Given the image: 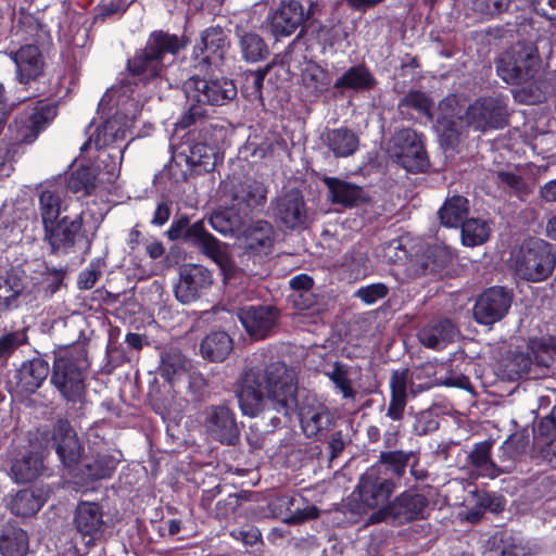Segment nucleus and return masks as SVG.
Segmentation results:
<instances>
[{
  "instance_id": "nucleus-38",
  "label": "nucleus",
  "mask_w": 556,
  "mask_h": 556,
  "mask_svg": "<svg viewBox=\"0 0 556 556\" xmlns=\"http://www.w3.org/2000/svg\"><path fill=\"white\" fill-rule=\"evenodd\" d=\"M239 45L242 56L248 62H258L264 60L269 50L263 38L252 31H238Z\"/></svg>"
},
{
  "instance_id": "nucleus-11",
  "label": "nucleus",
  "mask_w": 556,
  "mask_h": 556,
  "mask_svg": "<svg viewBox=\"0 0 556 556\" xmlns=\"http://www.w3.org/2000/svg\"><path fill=\"white\" fill-rule=\"evenodd\" d=\"M185 92L190 101L224 105L236 98L237 88L232 80L225 77L205 80L193 76L185 83Z\"/></svg>"
},
{
  "instance_id": "nucleus-60",
  "label": "nucleus",
  "mask_w": 556,
  "mask_h": 556,
  "mask_svg": "<svg viewBox=\"0 0 556 556\" xmlns=\"http://www.w3.org/2000/svg\"><path fill=\"white\" fill-rule=\"evenodd\" d=\"M206 114V110L203 108L202 103H197L190 105L188 112L185 113L181 118L177 122V126L179 128H188L191 125L195 124L198 121L202 119Z\"/></svg>"
},
{
  "instance_id": "nucleus-58",
  "label": "nucleus",
  "mask_w": 556,
  "mask_h": 556,
  "mask_svg": "<svg viewBox=\"0 0 556 556\" xmlns=\"http://www.w3.org/2000/svg\"><path fill=\"white\" fill-rule=\"evenodd\" d=\"M510 0H475V10L485 15H498L505 12Z\"/></svg>"
},
{
  "instance_id": "nucleus-21",
  "label": "nucleus",
  "mask_w": 556,
  "mask_h": 556,
  "mask_svg": "<svg viewBox=\"0 0 556 556\" xmlns=\"http://www.w3.org/2000/svg\"><path fill=\"white\" fill-rule=\"evenodd\" d=\"M274 217L290 229L303 226L307 220V208L300 190L291 189L273 202Z\"/></svg>"
},
{
  "instance_id": "nucleus-44",
  "label": "nucleus",
  "mask_w": 556,
  "mask_h": 556,
  "mask_svg": "<svg viewBox=\"0 0 556 556\" xmlns=\"http://www.w3.org/2000/svg\"><path fill=\"white\" fill-rule=\"evenodd\" d=\"M413 457V452H405L402 450L386 451L380 453L379 460L375 465H381L388 468V475L393 478H401L404 476L409 459Z\"/></svg>"
},
{
  "instance_id": "nucleus-14",
  "label": "nucleus",
  "mask_w": 556,
  "mask_h": 556,
  "mask_svg": "<svg viewBox=\"0 0 556 556\" xmlns=\"http://www.w3.org/2000/svg\"><path fill=\"white\" fill-rule=\"evenodd\" d=\"M237 316L249 337L260 341L273 336L280 312L273 305H245L237 311Z\"/></svg>"
},
{
  "instance_id": "nucleus-54",
  "label": "nucleus",
  "mask_w": 556,
  "mask_h": 556,
  "mask_svg": "<svg viewBox=\"0 0 556 556\" xmlns=\"http://www.w3.org/2000/svg\"><path fill=\"white\" fill-rule=\"evenodd\" d=\"M27 342V334L24 330L7 332L0 337V363L7 359L21 345Z\"/></svg>"
},
{
  "instance_id": "nucleus-52",
  "label": "nucleus",
  "mask_w": 556,
  "mask_h": 556,
  "mask_svg": "<svg viewBox=\"0 0 556 556\" xmlns=\"http://www.w3.org/2000/svg\"><path fill=\"white\" fill-rule=\"evenodd\" d=\"M24 289L21 276L17 270L12 269L4 277H0V293L10 298V305L14 306L17 296Z\"/></svg>"
},
{
  "instance_id": "nucleus-6",
  "label": "nucleus",
  "mask_w": 556,
  "mask_h": 556,
  "mask_svg": "<svg viewBox=\"0 0 556 556\" xmlns=\"http://www.w3.org/2000/svg\"><path fill=\"white\" fill-rule=\"evenodd\" d=\"M388 151L407 172L420 173L429 166L425 137L412 128L397 130L389 141Z\"/></svg>"
},
{
  "instance_id": "nucleus-57",
  "label": "nucleus",
  "mask_w": 556,
  "mask_h": 556,
  "mask_svg": "<svg viewBox=\"0 0 556 556\" xmlns=\"http://www.w3.org/2000/svg\"><path fill=\"white\" fill-rule=\"evenodd\" d=\"M388 293L389 288L384 283L378 282L359 288L355 296L366 304H374L376 301L386 298Z\"/></svg>"
},
{
  "instance_id": "nucleus-12",
  "label": "nucleus",
  "mask_w": 556,
  "mask_h": 556,
  "mask_svg": "<svg viewBox=\"0 0 556 556\" xmlns=\"http://www.w3.org/2000/svg\"><path fill=\"white\" fill-rule=\"evenodd\" d=\"M72 525L87 546H93L103 540L108 529L102 507L98 503L87 501L77 504Z\"/></svg>"
},
{
  "instance_id": "nucleus-9",
  "label": "nucleus",
  "mask_w": 556,
  "mask_h": 556,
  "mask_svg": "<svg viewBox=\"0 0 556 556\" xmlns=\"http://www.w3.org/2000/svg\"><path fill=\"white\" fill-rule=\"evenodd\" d=\"M51 383L68 402H79L85 393V375L68 351L61 352L53 363Z\"/></svg>"
},
{
  "instance_id": "nucleus-15",
  "label": "nucleus",
  "mask_w": 556,
  "mask_h": 556,
  "mask_svg": "<svg viewBox=\"0 0 556 556\" xmlns=\"http://www.w3.org/2000/svg\"><path fill=\"white\" fill-rule=\"evenodd\" d=\"M83 223V215L78 214L74 218L64 216L42 225L43 241L49 244L51 253H66L72 249L84 237Z\"/></svg>"
},
{
  "instance_id": "nucleus-25",
  "label": "nucleus",
  "mask_w": 556,
  "mask_h": 556,
  "mask_svg": "<svg viewBox=\"0 0 556 556\" xmlns=\"http://www.w3.org/2000/svg\"><path fill=\"white\" fill-rule=\"evenodd\" d=\"M457 328L448 319L432 320L418 331L419 342L429 348L441 350L453 342L457 336Z\"/></svg>"
},
{
  "instance_id": "nucleus-42",
  "label": "nucleus",
  "mask_w": 556,
  "mask_h": 556,
  "mask_svg": "<svg viewBox=\"0 0 556 556\" xmlns=\"http://www.w3.org/2000/svg\"><path fill=\"white\" fill-rule=\"evenodd\" d=\"M289 300L293 307L300 312L298 314L300 323H304V318L306 317H311L312 323H316L323 312V308L318 306L317 298L313 291H305L303 293L292 292L289 295Z\"/></svg>"
},
{
  "instance_id": "nucleus-2",
  "label": "nucleus",
  "mask_w": 556,
  "mask_h": 556,
  "mask_svg": "<svg viewBox=\"0 0 556 556\" xmlns=\"http://www.w3.org/2000/svg\"><path fill=\"white\" fill-rule=\"evenodd\" d=\"M541 67L538 48L532 42L518 41L495 60L497 76L517 87L513 93L514 99L523 104H535L545 99Z\"/></svg>"
},
{
  "instance_id": "nucleus-47",
  "label": "nucleus",
  "mask_w": 556,
  "mask_h": 556,
  "mask_svg": "<svg viewBox=\"0 0 556 556\" xmlns=\"http://www.w3.org/2000/svg\"><path fill=\"white\" fill-rule=\"evenodd\" d=\"M302 85L309 96L318 97L328 88L327 72L316 64L306 66L302 73Z\"/></svg>"
},
{
  "instance_id": "nucleus-40",
  "label": "nucleus",
  "mask_w": 556,
  "mask_h": 556,
  "mask_svg": "<svg viewBox=\"0 0 556 556\" xmlns=\"http://www.w3.org/2000/svg\"><path fill=\"white\" fill-rule=\"evenodd\" d=\"M238 204H245L249 208L263 205L266 199V188L263 184L250 180L239 184L232 194Z\"/></svg>"
},
{
  "instance_id": "nucleus-34",
  "label": "nucleus",
  "mask_w": 556,
  "mask_h": 556,
  "mask_svg": "<svg viewBox=\"0 0 556 556\" xmlns=\"http://www.w3.org/2000/svg\"><path fill=\"white\" fill-rule=\"evenodd\" d=\"M434 101L429 94L419 90H409L397 103L399 114L404 119H410V110L425 115L430 122L433 121L432 108Z\"/></svg>"
},
{
  "instance_id": "nucleus-10",
  "label": "nucleus",
  "mask_w": 556,
  "mask_h": 556,
  "mask_svg": "<svg viewBox=\"0 0 556 556\" xmlns=\"http://www.w3.org/2000/svg\"><path fill=\"white\" fill-rule=\"evenodd\" d=\"M396 489V484L388 468L381 465H372L361 477L357 490L362 503L370 508L384 506Z\"/></svg>"
},
{
  "instance_id": "nucleus-51",
  "label": "nucleus",
  "mask_w": 556,
  "mask_h": 556,
  "mask_svg": "<svg viewBox=\"0 0 556 556\" xmlns=\"http://www.w3.org/2000/svg\"><path fill=\"white\" fill-rule=\"evenodd\" d=\"M210 224L216 231L220 233L232 232L241 225V219L237 216L232 210H223L215 212L210 217Z\"/></svg>"
},
{
  "instance_id": "nucleus-1",
  "label": "nucleus",
  "mask_w": 556,
  "mask_h": 556,
  "mask_svg": "<svg viewBox=\"0 0 556 556\" xmlns=\"http://www.w3.org/2000/svg\"><path fill=\"white\" fill-rule=\"evenodd\" d=\"M265 353H255L241 374L236 396L243 415L257 417L269 410L290 416L299 408L302 429L308 437L324 435L334 425L331 410L316 396H307L299 406V375L282 361L263 364Z\"/></svg>"
},
{
  "instance_id": "nucleus-32",
  "label": "nucleus",
  "mask_w": 556,
  "mask_h": 556,
  "mask_svg": "<svg viewBox=\"0 0 556 556\" xmlns=\"http://www.w3.org/2000/svg\"><path fill=\"white\" fill-rule=\"evenodd\" d=\"M232 349V339L225 331H212L200 343L201 355L211 362H223Z\"/></svg>"
},
{
  "instance_id": "nucleus-16",
  "label": "nucleus",
  "mask_w": 556,
  "mask_h": 556,
  "mask_svg": "<svg viewBox=\"0 0 556 556\" xmlns=\"http://www.w3.org/2000/svg\"><path fill=\"white\" fill-rule=\"evenodd\" d=\"M51 438L55 453L63 467L70 473L75 472L81 459L84 447L70 421L59 419L53 426Z\"/></svg>"
},
{
  "instance_id": "nucleus-24",
  "label": "nucleus",
  "mask_w": 556,
  "mask_h": 556,
  "mask_svg": "<svg viewBox=\"0 0 556 556\" xmlns=\"http://www.w3.org/2000/svg\"><path fill=\"white\" fill-rule=\"evenodd\" d=\"M16 65L17 79L21 84H29L43 73L45 61L39 48L35 45L21 47L12 53Z\"/></svg>"
},
{
  "instance_id": "nucleus-35",
  "label": "nucleus",
  "mask_w": 556,
  "mask_h": 556,
  "mask_svg": "<svg viewBox=\"0 0 556 556\" xmlns=\"http://www.w3.org/2000/svg\"><path fill=\"white\" fill-rule=\"evenodd\" d=\"M29 540L26 531L13 526H5L0 531V552L2 556H26Z\"/></svg>"
},
{
  "instance_id": "nucleus-36",
  "label": "nucleus",
  "mask_w": 556,
  "mask_h": 556,
  "mask_svg": "<svg viewBox=\"0 0 556 556\" xmlns=\"http://www.w3.org/2000/svg\"><path fill=\"white\" fill-rule=\"evenodd\" d=\"M469 212V202L465 197L455 194L446 199L443 206L439 210L441 224L446 227H457L462 225Z\"/></svg>"
},
{
  "instance_id": "nucleus-26",
  "label": "nucleus",
  "mask_w": 556,
  "mask_h": 556,
  "mask_svg": "<svg viewBox=\"0 0 556 556\" xmlns=\"http://www.w3.org/2000/svg\"><path fill=\"white\" fill-rule=\"evenodd\" d=\"M323 182L328 188V199L333 204L350 207L366 199L364 190L357 185L334 177H324Z\"/></svg>"
},
{
  "instance_id": "nucleus-18",
  "label": "nucleus",
  "mask_w": 556,
  "mask_h": 556,
  "mask_svg": "<svg viewBox=\"0 0 556 556\" xmlns=\"http://www.w3.org/2000/svg\"><path fill=\"white\" fill-rule=\"evenodd\" d=\"M212 282V274L207 268L198 264H185L179 269L175 296L182 304H189L202 296Z\"/></svg>"
},
{
  "instance_id": "nucleus-28",
  "label": "nucleus",
  "mask_w": 556,
  "mask_h": 556,
  "mask_svg": "<svg viewBox=\"0 0 556 556\" xmlns=\"http://www.w3.org/2000/svg\"><path fill=\"white\" fill-rule=\"evenodd\" d=\"M49 364L42 358H33L17 370V386L23 392L34 393L49 375Z\"/></svg>"
},
{
  "instance_id": "nucleus-29",
  "label": "nucleus",
  "mask_w": 556,
  "mask_h": 556,
  "mask_svg": "<svg viewBox=\"0 0 556 556\" xmlns=\"http://www.w3.org/2000/svg\"><path fill=\"white\" fill-rule=\"evenodd\" d=\"M377 84L376 78L369 71V68L364 65H355L351 66L346 70L336 81L333 87L339 90L341 93L344 90L350 89L354 91H367L371 90Z\"/></svg>"
},
{
  "instance_id": "nucleus-17",
  "label": "nucleus",
  "mask_w": 556,
  "mask_h": 556,
  "mask_svg": "<svg viewBox=\"0 0 556 556\" xmlns=\"http://www.w3.org/2000/svg\"><path fill=\"white\" fill-rule=\"evenodd\" d=\"M511 305V295L503 287H492L477 299L473 318L478 324L490 326L505 317Z\"/></svg>"
},
{
  "instance_id": "nucleus-43",
  "label": "nucleus",
  "mask_w": 556,
  "mask_h": 556,
  "mask_svg": "<svg viewBox=\"0 0 556 556\" xmlns=\"http://www.w3.org/2000/svg\"><path fill=\"white\" fill-rule=\"evenodd\" d=\"M491 228L481 218H469L462 224V241L465 245L483 244L490 237Z\"/></svg>"
},
{
  "instance_id": "nucleus-33",
  "label": "nucleus",
  "mask_w": 556,
  "mask_h": 556,
  "mask_svg": "<svg viewBox=\"0 0 556 556\" xmlns=\"http://www.w3.org/2000/svg\"><path fill=\"white\" fill-rule=\"evenodd\" d=\"M247 249L256 253H267L274 244L275 231L266 220L253 222L244 230Z\"/></svg>"
},
{
  "instance_id": "nucleus-23",
  "label": "nucleus",
  "mask_w": 556,
  "mask_h": 556,
  "mask_svg": "<svg viewBox=\"0 0 556 556\" xmlns=\"http://www.w3.org/2000/svg\"><path fill=\"white\" fill-rule=\"evenodd\" d=\"M229 48L227 36L220 27L206 29L199 45L193 49L195 60H199L200 67L217 65L225 56Z\"/></svg>"
},
{
  "instance_id": "nucleus-3",
  "label": "nucleus",
  "mask_w": 556,
  "mask_h": 556,
  "mask_svg": "<svg viewBox=\"0 0 556 556\" xmlns=\"http://www.w3.org/2000/svg\"><path fill=\"white\" fill-rule=\"evenodd\" d=\"M185 36H178L165 30L152 31L142 49L136 51L128 60L127 68L131 75L148 83L161 78L166 70V55L175 56L187 47Z\"/></svg>"
},
{
  "instance_id": "nucleus-50",
  "label": "nucleus",
  "mask_w": 556,
  "mask_h": 556,
  "mask_svg": "<svg viewBox=\"0 0 556 556\" xmlns=\"http://www.w3.org/2000/svg\"><path fill=\"white\" fill-rule=\"evenodd\" d=\"M270 65L267 64L263 68L256 71H248L244 74V83L242 86V92L250 100H262V88L264 79L270 70Z\"/></svg>"
},
{
  "instance_id": "nucleus-19",
  "label": "nucleus",
  "mask_w": 556,
  "mask_h": 556,
  "mask_svg": "<svg viewBox=\"0 0 556 556\" xmlns=\"http://www.w3.org/2000/svg\"><path fill=\"white\" fill-rule=\"evenodd\" d=\"M56 108L53 104L38 101L36 106L25 111L14 122L15 140L31 143L38 134L55 117Z\"/></svg>"
},
{
  "instance_id": "nucleus-49",
  "label": "nucleus",
  "mask_w": 556,
  "mask_h": 556,
  "mask_svg": "<svg viewBox=\"0 0 556 556\" xmlns=\"http://www.w3.org/2000/svg\"><path fill=\"white\" fill-rule=\"evenodd\" d=\"M466 127L465 115L451 119L442 118V123L435 124V129L441 137L442 143L453 148L459 142L460 135Z\"/></svg>"
},
{
  "instance_id": "nucleus-48",
  "label": "nucleus",
  "mask_w": 556,
  "mask_h": 556,
  "mask_svg": "<svg viewBox=\"0 0 556 556\" xmlns=\"http://www.w3.org/2000/svg\"><path fill=\"white\" fill-rule=\"evenodd\" d=\"M325 375L333 382L344 400H355L357 391L353 388L348 366L337 362L333 364L332 369L326 371Z\"/></svg>"
},
{
  "instance_id": "nucleus-4",
  "label": "nucleus",
  "mask_w": 556,
  "mask_h": 556,
  "mask_svg": "<svg viewBox=\"0 0 556 556\" xmlns=\"http://www.w3.org/2000/svg\"><path fill=\"white\" fill-rule=\"evenodd\" d=\"M182 233L185 241L212 258L226 277L233 274L235 266L231 260L223 249L222 243L205 229L203 220H198L189 226V219L182 216L173 223L167 231L170 240L180 238Z\"/></svg>"
},
{
  "instance_id": "nucleus-63",
  "label": "nucleus",
  "mask_w": 556,
  "mask_h": 556,
  "mask_svg": "<svg viewBox=\"0 0 556 556\" xmlns=\"http://www.w3.org/2000/svg\"><path fill=\"white\" fill-rule=\"evenodd\" d=\"M303 504V497L296 495H281L277 498V506L279 509H285L286 517L285 521L288 523L291 522V515H293L292 510H296V505Z\"/></svg>"
},
{
  "instance_id": "nucleus-13",
  "label": "nucleus",
  "mask_w": 556,
  "mask_h": 556,
  "mask_svg": "<svg viewBox=\"0 0 556 556\" xmlns=\"http://www.w3.org/2000/svg\"><path fill=\"white\" fill-rule=\"evenodd\" d=\"M203 426L206 433L225 445H236L240 429L236 414L227 405H210L203 410Z\"/></svg>"
},
{
  "instance_id": "nucleus-22",
  "label": "nucleus",
  "mask_w": 556,
  "mask_h": 556,
  "mask_svg": "<svg viewBox=\"0 0 556 556\" xmlns=\"http://www.w3.org/2000/svg\"><path fill=\"white\" fill-rule=\"evenodd\" d=\"M311 9L305 12L299 0H281L270 18L271 33L278 37L291 36L308 18Z\"/></svg>"
},
{
  "instance_id": "nucleus-8",
  "label": "nucleus",
  "mask_w": 556,
  "mask_h": 556,
  "mask_svg": "<svg viewBox=\"0 0 556 556\" xmlns=\"http://www.w3.org/2000/svg\"><path fill=\"white\" fill-rule=\"evenodd\" d=\"M507 118V103L502 96L479 98L465 112L466 127L481 132L505 127Z\"/></svg>"
},
{
  "instance_id": "nucleus-41",
  "label": "nucleus",
  "mask_w": 556,
  "mask_h": 556,
  "mask_svg": "<svg viewBox=\"0 0 556 556\" xmlns=\"http://www.w3.org/2000/svg\"><path fill=\"white\" fill-rule=\"evenodd\" d=\"M41 469L40 458L36 454H28L13 462L11 476L16 483H26L37 478Z\"/></svg>"
},
{
  "instance_id": "nucleus-5",
  "label": "nucleus",
  "mask_w": 556,
  "mask_h": 556,
  "mask_svg": "<svg viewBox=\"0 0 556 556\" xmlns=\"http://www.w3.org/2000/svg\"><path fill=\"white\" fill-rule=\"evenodd\" d=\"M556 265L552 245L541 239L521 244L515 260L516 274L528 281H542L549 277Z\"/></svg>"
},
{
  "instance_id": "nucleus-46",
  "label": "nucleus",
  "mask_w": 556,
  "mask_h": 556,
  "mask_svg": "<svg viewBox=\"0 0 556 556\" xmlns=\"http://www.w3.org/2000/svg\"><path fill=\"white\" fill-rule=\"evenodd\" d=\"M190 362L182 353L176 349H170L162 355L161 374L167 380L172 381L176 376L188 371Z\"/></svg>"
},
{
  "instance_id": "nucleus-20",
  "label": "nucleus",
  "mask_w": 556,
  "mask_h": 556,
  "mask_svg": "<svg viewBox=\"0 0 556 556\" xmlns=\"http://www.w3.org/2000/svg\"><path fill=\"white\" fill-rule=\"evenodd\" d=\"M389 386L391 394L387 409V417L399 421L404 416L408 395L412 394L415 396L424 391V388L420 384H415L413 374L409 369L392 371Z\"/></svg>"
},
{
  "instance_id": "nucleus-39",
  "label": "nucleus",
  "mask_w": 556,
  "mask_h": 556,
  "mask_svg": "<svg viewBox=\"0 0 556 556\" xmlns=\"http://www.w3.org/2000/svg\"><path fill=\"white\" fill-rule=\"evenodd\" d=\"M492 442L483 441L477 443L470 452L469 464L479 472V475L495 477L500 470L491 459Z\"/></svg>"
},
{
  "instance_id": "nucleus-64",
  "label": "nucleus",
  "mask_w": 556,
  "mask_h": 556,
  "mask_svg": "<svg viewBox=\"0 0 556 556\" xmlns=\"http://www.w3.org/2000/svg\"><path fill=\"white\" fill-rule=\"evenodd\" d=\"M278 143L277 140L271 139H264L255 147L253 142H251L249 146L252 148L251 155L255 159L264 160L267 157H271L274 155L276 144Z\"/></svg>"
},
{
  "instance_id": "nucleus-59",
  "label": "nucleus",
  "mask_w": 556,
  "mask_h": 556,
  "mask_svg": "<svg viewBox=\"0 0 556 556\" xmlns=\"http://www.w3.org/2000/svg\"><path fill=\"white\" fill-rule=\"evenodd\" d=\"M367 254L361 250H353L346 255L345 262L356 277L365 276L367 273Z\"/></svg>"
},
{
  "instance_id": "nucleus-62",
  "label": "nucleus",
  "mask_w": 556,
  "mask_h": 556,
  "mask_svg": "<svg viewBox=\"0 0 556 556\" xmlns=\"http://www.w3.org/2000/svg\"><path fill=\"white\" fill-rule=\"evenodd\" d=\"M456 106L457 100L454 96L444 98L439 103L435 124L442 123V118L451 119L458 116L456 112Z\"/></svg>"
},
{
  "instance_id": "nucleus-27",
  "label": "nucleus",
  "mask_w": 556,
  "mask_h": 556,
  "mask_svg": "<svg viewBox=\"0 0 556 556\" xmlns=\"http://www.w3.org/2000/svg\"><path fill=\"white\" fill-rule=\"evenodd\" d=\"M323 140L336 157L353 155L359 147L358 136L345 127L326 130Z\"/></svg>"
},
{
  "instance_id": "nucleus-31",
  "label": "nucleus",
  "mask_w": 556,
  "mask_h": 556,
  "mask_svg": "<svg viewBox=\"0 0 556 556\" xmlns=\"http://www.w3.org/2000/svg\"><path fill=\"white\" fill-rule=\"evenodd\" d=\"M64 190L59 185H46L39 192V214L42 225L58 219L63 208Z\"/></svg>"
},
{
  "instance_id": "nucleus-30",
  "label": "nucleus",
  "mask_w": 556,
  "mask_h": 556,
  "mask_svg": "<svg viewBox=\"0 0 556 556\" xmlns=\"http://www.w3.org/2000/svg\"><path fill=\"white\" fill-rule=\"evenodd\" d=\"M48 493L42 488L21 490L10 503L12 514L20 517H30L39 511L47 501Z\"/></svg>"
},
{
  "instance_id": "nucleus-53",
  "label": "nucleus",
  "mask_w": 556,
  "mask_h": 556,
  "mask_svg": "<svg viewBox=\"0 0 556 556\" xmlns=\"http://www.w3.org/2000/svg\"><path fill=\"white\" fill-rule=\"evenodd\" d=\"M497 179L501 185L509 188L510 192L522 201H525L531 193V188L522 179V177L514 173L498 172Z\"/></svg>"
},
{
  "instance_id": "nucleus-61",
  "label": "nucleus",
  "mask_w": 556,
  "mask_h": 556,
  "mask_svg": "<svg viewBox=\"0 0 556 556\" xmlns=\"http://www.w3.org/2000/svg\"><path fill=\"white\" fill-rule=\"evenodd\" d=\"M292 523H300L305 520L315 519L319 516V509L315 505H309L303 501V504L296 505V510H292Z\"/></svg>"
},
{
  "instance_id": "nucleus-7",
  "label": "nucleus",
  "mask_w": 556,
  "mask_h": 556,
  "mask_svg": "<svg viewBox=\"0 0 556 556\" xmlns=\"http://www.w3.org/2000/svg\"><path fill=\"white\" fill-rule=\"evenodd\" d=\"M428 500L420 493L410 491L402 492L392 502L374 511L367 519V523L390 522L401 526L413 520L425 518V509Z\"/></svg>"
},
{
  "instance_id": "nucleus-55",
  "label": "nucleus",
  "mask_w": 556,
  "mask_h": 556,
  "mask_svg": "<svg viewBox=\"0 0 556 556\" xmlns=\"http://www.w3.org/2000/svg\"><path fill=\"white\" fill-rule=\"evenodd\" d=\"M534 368H549L556 363V350L545 343H534L531 346Z\"/></svg>"
},
{
  "instance_id": "nucleus-56",
  "label": "nucleus",
  "mask_w": 556,
  "mask_h": 556,
  "mask_svg": "<svg viewBox=\"0 0 556 556\" xmlns=\"http://www.w3.org/2000/svg\"><path fill=\"white\" fill-rule=\"evenodd\" d=\"M509 371L517 377L529 375L534 368V363L531 354L515 353L507 365Z\"/></svg>"
},
{
  "instance_id": "nucleus-45",
  "label": "nucleus",
  "mask_w": 556,
  "mask_h": 556,
  "mask_svg": "<svg viewBox=\"0 0 556 556\" xmlns=\"http://www.w3.org/2000/svg\"><path fill=\"white\" fill-rule=\"evenodd\" d=\"M97 187L96 172L91 167H78L67 178V188L73 193L89 195Z\"/></svg>"
},
{
  "instance_id": "nucleus-37",
  "label": "nucleus",
  "mask_w": 556,
  "mask_h": 556,
  "mask_svg": "<svg viewBox=\"0 0 556 556\" xmlns=\"http://www.w3.org/2000/svg\"><path fill=\"white\" fill-rule=\"evenodd\" d=\"M117 459L108 452H98L84 464V475L91 480L105 479L116 469Z\"/></svg>"
}]
</instances>
